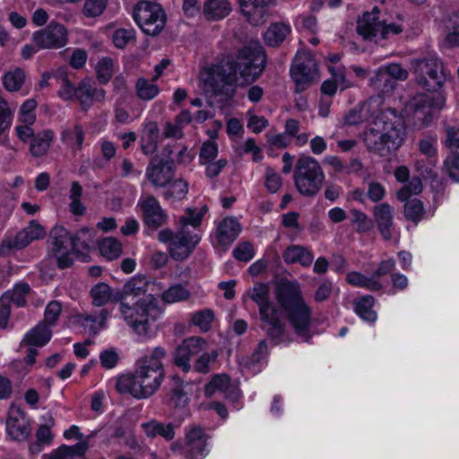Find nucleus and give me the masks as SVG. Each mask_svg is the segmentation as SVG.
I'll use <instances>...</instances> for the list:
<instances>
[{"label": "nucleus", "mask_w": 459, "mask_h": 459, "mask_svg": "<svg viewBox=\"0 0 459 459\" xmlns=\"http://www.w3.org/2000/svg\"><path fill=\"white\" fill-rule=\"evenodd\" d=\"M167 354L163 347H155L152 353L136 361L133 374L121 376L116 384L121 394H130L134 398L145 399L153 395L165 377V368L161 359Z\"/></svg>", "instance_id": "f257e3e1"}, {"label": "nucleus", "mask_w": 459, "mask_h": 459, "mask_svg": "<svg viewBox=\"0 0 459 459\" xmlns=\"http://www.w3.org/2000/svg\"><path fill=\"white\" fill-rule=\"evenodd\" d=\"M406 134L403 117L387 108L376 117L372 127L364 136L367 150L380 157L389 158L402 146Z\"/></svg>", "instance_id": "f03ea898"}, {"label": "nucleus", "mask_w": 459, "mask_h": 459, "mask_svg": "<svg viewBox=\"0 0 459 459\" xmlns=\"http://www.w3.org/2000/svg\"><path fill=\"white\" fill-rule=\"evenodd\" d=\"M277 301L286 314L294 333L305 342L313 336L312 308L306 303L298 284L286 282L277 290Z\"/></svg>", "instance_id": "7ed1b4c3"}, {"label": "nucleus", "mask_w": 459, "mask_h": 459, "mask_svg": "<svg viewBox=\"0 0 459 459\" xmlns=\"http://www.w3.org/2000/svg\"><path fill=\"white\" fill-rule=\"evenodd\" d=\"M230 69L247 84L255 82L263 74L266 65V55L258 44H248L238 49L235 55L227 56Z\"/></svg>", "instance_id": "20e7f679"}, {"label": "nucleus", "mask_w": 459, "mask_h": 459, "mask_svg": "<svg viewBox=\"0 0 459 459\" xmlns=\"http://www.w3.org/2000/svg\"><path fill=\"white\" fill-rule=\"evenodd\" d=\"M119 311L126 324L139 335H147L151 330V321L159 314L155 299L152 295L136 300L119 301Z\"/></svg>", "instance_id": "39448f33"}, {"label": "nucleus", "mask_w": 459, "mask_h": 459, "mask_svg": "<svg viewBox=\"0 0 459 459\" xmlns=\"http://www.w3.org/2000/svg\"><path fill=\"white\" fill-rule=\"evenodd\" d=\"M293 178L295 186L300 195L313 197L323 186L325 173L316 159L310 156H302L297 160Z\"/></svg>", "instance_id": "423d86ee"}, {"label": "nucleus", "mask_w": 459, "mask_h": 459, "mask_svg": "<svg viewBox=\"0 0 459 459\" xmlns=\"http://www.w3.org/2000/svg\"><path fill=\"white\" fill-rule=\"evenodd\" d=\"M204 91L213 96L232 98L236 92L238 76L230 69V65L220 63L204 68L201 72Z\"/></svg>", "instance_id": "0eeeda50"}, {"label": "nucleus", "mask_w": 459, "mask_h": 459, "mask_svg": "<svg viewBox=\"0 0 459 459\" xmlns=\"http://www.w3.org/2000/svg\"><path fill=\"white\" fill-rule=\"evenodd\" d=\"M417 83L429 91H437L449 77L441 60L436 56L419 59L414 66Z\"/></svg>", "instance_id": "6e6552de"}, {"label": "nucleus", "mask_w": 459, "mask_h": 459, "mask_svg": "<svg viewBox=\"0 0 459 459\" xmlns=\"http://www.w3.org/2000/svg\"><path fill=\"white\" fill-rule=\"evenodd\" d=\"M134 19L144 33L152 36L159 34L166 23L161 5L150 1H141L135 5Z\"/></svg>", "instance_id": "1a4fd4ad"}, {"label": "nucleus", "mask_w": 459, "mask_h": 459, "mask_svg": "<svg viewBox=\"0 0 459 459\" xmlns=\"http://www.w3.org/2000/svg\"><path fill=\"white\" fill-rule=\"evenodd\" d=\"M317 64L309 52L297 53L290 66V76L295 82L296 92H302L307 89L317 77Z\"/></svg>", "instance_id": "9d476101"}, {"label": "nucleus", "mask_w": 459, "mask_h": 459, "mask_svg": "<svg viewBox=\"0 0 459 459\" xmlns=\"http://www.w3.org/2000/svg\"><path fill=\"white\" fill-rule=\"evenodd\" d=\"M46 236L44 228L36 221H31L26 228L14 237L4 238L0 244V256H8L13 250H21L34 240Z\"/></svg>", "instance_id": "9b49d317"}, {"label": "nucleus", "mask_w": 459, "mask_h": 459, "mask_svg": "<svg viewBox=\"0 0 459 459\" xmlns=\"http://www.w3.org/2000/svg\"><path fill=\"white\" fill-rule=\"evenodd\" d=\"M205 345L206 342L202 337L193 336L185 339L173 353L174 364L184 372H189L191 358L202 353L205 350Z\"/></svg>", "instance_id": "f8f14e48"}, {"label": "nucleus", "mask_w": 459, "mask_h": 459, "mask_svg": "<svg viewBox=\"0 0 459 459\" xmlns=\"http://www.w3.org/2000/svg\"><path fill=\"white\" fill-rule=\"evenodd\" d=\"M445 103L446 98L442 94H419L411 100L410 108L418 118L422 119L423 124L428 126L432 120L433 111L443 108Z\"/></svg>", "instance_id": "ddd939ff"}, {"label": "nucleus", "mask_w": 459, "mask_h": 459, "mask_svg": "<svg viewBox=\"0 0 459 459\" xmlns=\"http://www.w3.org/2000/svg\"><path fill=\"white\" fill-rule=\"evenodd\" d=\"M33 40L39 48H60L67 42V30L59 23L50 22L33 34Z\"/></svg>", "instance_id": "4468645a"}, {"label": "nucleus", "mask_w": 459, "mask_h": 459, "mask_svg": "<svg viewBox=\"0 0 459 459\" xmlns=\"http://www.w3.org/2000/svg\"><path fill=\"white\" fill-rule=\"evenodd\" d=\"M174 160H160L154 157L146 169V178L156 187H165L173 179L175 175Z\"/></svg>", "instance_id": "2eb2a0df"}, {"label": "nucleus", "mask_w": 459, "mask_h": 459, "mask_svg": "<svg viewBox=\"0 0 459 459\" xmlns=\"http://www.w3.org/2000/svg\"><path fill=\"white\" fill-rule=\"evenodd\" d=\"M207 439L208 436L201 427H191L185 435L184 456L203 459L206 455Z\"/></svg>", "instance_id": "dca6fc26"}, {"label": "nucleus", "mask_w": 459, "mask_h": 459, "mask_svg": "<svg viewBox=\"0 0 459 459\" xmlns=\"http://www.w3.org/2000/svg\"><path fill=\"white\" fill-rule=\"evenodd\" d=\"M199 241L200 238L198 235L180 229L176 233L173 241L169 244V254L173 259L184 261L190 255Z\"/></svg>", "instance_id": "f3484780"}, {"label": "nucleus", "mask_w": 459, "mask_h": 459, "mask_svg": "<svg viewBox=\"0 0 459 459\" xmlns=\"http://www.w3.org/2000/svg\"><path fill=\"white\" fill-rule=\"evenodd\" d=\"M143 222L149 229L157 230L167 222V214L153 195H148L139 204Z\"/></svg>", "instance_id": "a211bd4d"}, {"label": "nucleus", "mask_w": 459, "mask_h": 459, "mask_svg": "<svg viewBox=\"0 0 459 459\" xmlns=\"http://www.w3.org/2000/svg\"><path fill=\"white\" fill-rule=\"evenodd\" d=\"M6 428L12 438L18 441L25 440L30 433V429L24 412L17 407L10 409L6 420Z\"/></svg>", "instance_id": "6ab92c4d"}, {"label": "nucleus", "mask_w": 459, "mask_h": 459, "mask_svg": "<svg viewBox=\"0 0 459 459\" xmlns=\"http://www.w3.org/2000/svg\"><path fill=\"white\" fill-rule=\"evenodd\" d=\"M149 281L144 275H137L130 279L122 290L116 289L115 299L121 300H134L145 296Z\"/></svg>", "instance_id": "aec40b11"}, {"label": "nucleus", "mask_w": 459, "mask_h": 459, "mask_svg": "<svg viewBox=\"0 0 459 459\" xmlns=\"http://www.w3.org/2000/svg\"><path fill=\"white\" fill-rule=\"evenodd\" d=\"M380 235L385 240H390L393 237V209L387 203L376 205L372 211Z\"/></svg>", "instance_id": "412c9836"}, {"label": "nucleus", "mask_w": 459, "mask_h": 459, "mask_svg": "<svg viewBox=\"0 0 459 459\" xmlns=\"http://www.w3.org/2000/svg\"><path fill=\"white\" fill-rule=\"evenodd\" d=\"M105 96V90L95 88L89 80H84L77 86L75 99L79 100L82 108L87 110L93 102L104 101Z\"/></svg>", "instance_id": "4be33fe9"}, {"label": "nucleus", "mask_w": 459, "mask_h": 459, "mask_svg": "<svg viewBox=\"0 0 459 459\" xmlns=\"http://www.w3.org/2000/svg\"><path fill=\"white\" fill-rule=\"evenodd\" d=\"M261 317L264 323L268 325L265 329L267 337L274 345L285 342L286 325L279 317V311L275 309Z\"/></svg>", "instance_id": "5701e85b"}, {"label": "nucleus", "mask_w": 459, "mask_h": 459, "mask_svg": "<svg viewBox=\"0 0 459 459\" xmlns=\"http://www.w3.org/2000/svg\"><path fill=\"white\" fill-rule=\"evenodd\" d=\"M378 9L375 7L373 12L365 13L363 16L359 19L357 24V31L365 39H371L377 37L383 31V22L379 21Z\"/></svg>", "instance_id": "b1692460"}, {"label": "nucleus", "mask_w": 459, "mask_h": 459, "mask_svg": "<svg viewBox=\"0 0 459 459\" xmlns=\"http://www.w3.org/2000/svg\"><path fill=\"white\" fill-rule=\"evenodd\" d=\"M240 231L241 226L236 219H224L218 225L216 235L218 244L222 247L223 249L228 248L237 238Z\"/></svg>", "instance_id": "393cba45"}, {"label": "nucleus", "mask_w": 459, "mask_h": 459, "mask_svg": "<svg viewBox=\"0 0 459 459\" xmlns=\"http://www.w3.org/2000/svg\"><path fill=\"white\" fill-rule=\"evenodd\" d=\"M240 10L249 23L257 26L264 22L267 7L259 0H238Z\"/></svg>", "instance_id": "a878e982"}, {"label": "nucleus", "mask_w": 459, "mask_h": 459, "mask_svg": "<svg viewBox=\"0 0 459 459\" xmlns=\"http://www.w3.org/2000/svg\"><path fill=\"white\" fill-rule=\"evenodd\" d=\"M231 12L229 0H204L202 13L207 21H220Z\"/></svg>", "instance_id": "bb28decb"}, {"label": "nucleus", "mask_w": 459, "mask_h": 459, "mask_svg": "<svg viewBox=\"0 0 459 459\" xmlns=\"http://www.w3.org/2000/svg\"><path fill=\"white\" fill-rule=\"evenodd\" d=\"M247 295L258 306L260 316L277 309L269 300V290L264 283L255 284L248 290Z\"/></svg>", "instance_id": "cd10ccee"}, {"label": "nucleus", "mask_w": 459, "mask_h": 459, "mask_svg": "<svg viewBox=\"0 0 459 459\" xmlns=\"http://www.w3.org/2000/svg\"><path fill=\"white\" fill-rule=\"evenodd\" d=\"M282 257L286 264H299L304 267H309L314 260L312 252L299 245H291L288 247Z\"/></svg>", "instance_id": "c85d7f7f"}, {"label": "nucleus", "mask_w": 459, "mask_h": 459, "mask_svg": "<svg viewBox=\"0 0 459 459\" xmlns=\"http://www.w3.org/2000/svg\"><path fill=\"white\" fill-rule=\"evenodd\" d=\"M72 249V235L63 226H56L50 232V251L54 255Z\"/></svg>", "instance_id": "c756f323"}, {"label": "nucleus", "mask_w": 459, "mask_h": 459, "mask_svg": "<svg viewBox=\"0 0 459 459\" xmlns=\"http://www.w3.org/2000/svg\"><path fill=\"white\" fill-rule=\"evenodd\" d=\"M52 331L45 323H39L22 339L21 345L43 347L50 340Z\"/></svg>", "instance_id": "7c9ffc66"}, {"label": "nucleus", "mask_w": 459, "mask_h": 459, "mask_svg": "<svg viewBox=\"0 0 459 459\" xmlns=\"http://www.w3.org/2000/svg\"><path fill=\"white\" fill-rule=\"evenodd\" d=\"M147 437L154 438L158 436L167 441H171L175 437V425L171 422L164 424L158 420H151L142 425Z\"/></svg>", "instance_id": "2f4dec72"}, {"label": "nucleus", "mask_w": 459, "mask_h": 459, "mask_svg": "<svg viewBox=\"0 0 459 459\" xmlns=\"http://www.w3.org/2000/svg\"><path fill=\"white\" fill-rule=\"evenodd\" d=\"M290 31V27L283 22L272 23L264 33V42L269 47L276 48L285 40Z\"/></svg>", "instance_id": "473e14b6"}, {"label": "nucleus", "mask_w": 459, "mask_h": 459, "mask_svg": "<svg viewBox=\"0 0 459 459\" xmlns=\"http://www.w3.org/2000/svg\"><path fill=\"white\" fill-rule=\"evenodd\" d=\"M54 138L52 130H43L32 138L30 145V152L33 157L39 158L44 156L51 144Z\"/></svg>", "instance_id": "72a5a7b5"}, {"label": "nucleus", "mask_w": 459, "mask_h": 459, "mask_svg": "<svg viewBox=\"0 0 459 459\" xmlns=\"http://www.w3.org/2000/svg\"><path fill=\"white\" fill-rule=\"evenodd\" d=\"M85 133L80 124L73 127H65L61 132V140L74 151H81L84 141Z\"/></svg>", "instance_id": "f704fd0d"}, {"label": "nucleus", "mask_w": 459, "mask_h": 459, "mask_svg": "<svg viewBox=\"0 0 459 459\" xmlns=\"http://www.w3.org/2000/svg\"><path fill=\"white\" fill-rule=\"evenodd\" d=\"M30 286L25 282H19L14 285L13 289L5 291L0 299L10 305L13 302L17 307H24L27 303L26 296L30 292Z\"/></svg>", "instance_id": "c9c22d12"}, {"label": "nucleus", "mask_w": 459, "mask_h": 459, "mask_svg": "<svg viewBox=\"0 0 459 459\" xmlns=\"http://www.w3.org/2000/svg\"><path fill=\"white\" fill-rule=\"evenodd\" d=\"M346 281L351 285L366 288L372 291H377L383 288L382 283L378 280L373 278L372 275L370 277H367L359 272L348 273L346 275Z\"/></svg>", "instance_id": "e433bc0d"}, {"label": "nucleus", "mask_w": 459, "mask_h": 459, "mask_svg": "<svg viewBox=\"0 0 459 459\" xmlns=\"http://www.w3.org/2000/svg\"><path fill=\"white\" fill-rule=\"evenodd\" d=\"M371 117V105L363 103L351 109L343 117L346 126H358L369 119Z\"/></svg>", "instance_id": "4c0bfd02"}, {"label": "nucleus", "mask_w": 459, "mask_h": 459, "mask_svg": "<svg viewBox=\"0 0 459 459\" xmlns=\"http://www.w3.org/2000/svg\"><path fill=\"white\" fill-rule=\"evenodd\" d=\"M115 294L116 290H111L110 287L104 282L96 284L91 290L93 304L98 307H101L108 301L117 302L115 299Z\"/></svg>", "instance_id": "58836bf2"}, {"label": "nucleus", "mask_w": 459, "mask_h": 459, "mask_svg": "<svg viewBox=\"0 0 459 459\" xmlns=\"http://www.w3.org/2000/svg\"><path fill=\"white\" fill-rule=\"evenodd\" d=\"M93 230L82 228L75 235H72V250L77 254H84L89 251L92 240Z\"/></svg>", "instance_id": "ea45409f"}, {"label": "nucleus", "mask_w": 459, "mask_h": 459, "mask_svg": "<svg viewBox=\"0 0 459 459\" xmlns=\"http://www.w3.org/2000/svg\"><path fill=\"white\" fill-rule=\"evenodd\" d=\"M108 312L102 309L98 315L83 313L79 316L80 321L85 329L92 334H96L105 324Z\"/></svg>", "instance_id": "a19ab883"}, {"label": "nucleus", "mask_w": 459, "mask_h": 459, "mask_svg": "<svg viewBox=\"0 0 459 459\" xmlns=\"http://www.w3.org/2000/svg\"><path fill=\"white\" fill-rule=\"evenodd\" d=\"M374 298L370 295L364 296L355 300V311L364 320L374 322L377 319V314L372 309Z\"/></svg>", "instance_id": "79ce46f5"}, {"label": "nucleus", "mask_w": 459, "mask_h": 459, "mask_svg": "<svg viewBox=\"0 0 459 459\" xmlns=\"http://www.w3.org/2000/svg\"><path fill=\"white\" fill-rule=\"evenodd\" d=\"M403 214L407 221L418 224L425 214L423 203L416 198L407 201L403 205Z\"/></svg>", "instance_id": "37998d69"}, {"label": "nucleus", "mask_w": 459, "mask_h": 459, "mask_svg": "<svg viewBox=\"0 0 459 459\" xmlns=\"http://www.w3.org/2000/svg\"><path fill=\"white\" fill-rule=\"evenodd\" d=\"M25 77L24 70L17 67L4 74L3 77L4 86L9 91H18L23 85Z\"/></svg>", "instance_id": "c03bdc74"}, {"label": "nucleus", "mask_w": 459, "mask_h": 459, "mask_svg": "<svg viewBox=\"0 0 459 459\" xmlns=\"http://www.w3.org/2000/svg\"><path fill=\"white\" fill-rule=\"evenodd\" d=\"M230 378L226 374L215 375L204 387V394L212 396L216 392H227L230 388Z\"/></svg>", "instance_id": "a18cd8bd"}, {"label": "nucleus", "mask_w": 459, "mask_h": 459, "mask_svg": "<svg viewBox=\"0 0 459 459\" xmlns=\"http://www.w3.org/2000/svg\"><path fill=\"white\" fill-rule=\"evenodd\" d=\"M163 193L165 199H183L188 192V184L182 178L171 181Z\"/></svg>", "instance_id": "49530a36"}, {"label": "nucleus", "mask_w": 459, "mask_h": 459, "mask_svg": "<svg viewBox=\"0 0 459 459\" xmlns=\"http://www.w3.org/2000/svg\"><path fill=\"white\" fill-rule=\"evenodd\" d=\"M135 89L137 96L143 100H152L159 93L158 86L144 78H140L136 82Z\"/></svg>", "instance_id": "de8ad7c7"}, {"label": "nucleus", "mask_w": 459, "mask_h": 459, "mask_svg": "<svg viewBox=\"0 0 459 459\" xmlns=\"http://www.w3.org/2000/svg\"><path fill=\"white\" fill-rule=\"evenodd\" d=\"M190 292L180 284L169 287L161 294V299L166 303H174L186 300L189 298Z\"/></svg>", "instance_id": "09e8293b"}, {"label": "nucleus", "mask_w": 459, "mask_h": 459, "mask_svg": "<svg viewBox=\"0 0 459 459\" xmlns=\"http://www.w3.org/2000/svg\"><path fill=\"white\" fill-rule=\"evenodd\" d=\"M218 352L217 351H212L211 352H203L195 361L194 369L195 371L202 374H207L211 370V364L217 360Z\"/></svg>", "instance_id": "8fccbe9b"}, {"label": "nucleus", "mask_w": 459, "mask_h": 459, "mask_svg": "<svg viewBox=\"0 0 459 459\" xmlns=\"http://www.w3.org/2000/svg\"><path fill=\"white\" fill-rule=\"evenodd\" d=\"M100 249L103 256L108 259L117 257L121 253V244L113 238H104L100 243Z\"/></svg>", "instance_id": "3c124183"}, {"label": "nucleus", "mask_w": 459, "mask_h": 459, "mask_svg": "<svg viewBox=\"0 0 459 459\" xmlns=\"http://www.w3.org/2000/svg\"><path fill=\"white\" fill-rule=\"evenodd\" d=\"M97 78L100 83H107L113 75V61L109 57L102 58L96 66Z\"/></svg>", "instance_id": "603ef678"}, {"label": "nucleus", "mask_w": 459, "mask_h": 459, "mask_svg": "<svg viewBox=\"0 0 459 459\" xmlns=\"http://www.w3.org/2000/svg\"><path fill=\"white\" fill-rule=\"evenodd\" d=\"M437 164L436 159H417L415 160V169L423 178H437V175L434 171V168Z\"/></svg>", "instance_id": "864d4df0"}, {"label": "nucleus", "mask_w": 459, "mask_h": 459, "mask_svg": "<svg viewBox=\"0 0 459 459\" xmlns=\"http://www.w3.org/2000/svg\"><path fill=\"white\" fill-rule=\"evenodd\" d=\"M62 312V305L59 301H50L44 313V320L41 323H45L46 325L51 327L55 325L58 320V317Z\"/></svg>", "instance_id": "5fc2aeb1"}, {"label": "nucleus", "mask_w": 459, "mask_h": 459, "mask_svg": "<svg viewBox=\"0 0 459 459\" xmlns=\"http://www.w3.org/2000/svg\"><path fill=\"white\" fill-rule=\"evenodd\" d=\"M352 216L351 222L356 225V230L359 232H368L373 228V222L369 217L356 209L351 211Z\"/></svg>", "instance_id": "6e6d98bb"}, {"label": "nucleus", "mask_w": 459, "mask_h": 459, "mask_svg": "<svg viewBox=\"0 0 459 459\" xmlns=\"http://www.w3.org/2000/svg\"><path fill=\"white\" fill-rule=\"evenodd\" d=\"M37 101L34 99L27 100L20 108L19 120L22 124H34L36 120L35 108Z\"/></svg>", "instance_id": "4d7b16f0"}, {"label": "nucleus", "mask_w": 459, "mask_h": 459, "mask_svg": "<svg viewBox=\"0 0 459 459\" xmlns=\"http://www.w3.org/2000/svg\"><path fill=\"white\" fill-rule=\"evenodd\" d=\"M213 318V312L211 309H205L195 313L192 321L194 325L199 326L203 332H207L211 328Z\"/></svg>", "instance_id": "13d9d810"}, {"label": "nucleus", "mask_w": 459, "mask_h": 459, "mask_svg": "<svg viewBox=\"0 0 459 459\" xmlns=\"http://www.w3.org/2000/svg\"><path fill=\"white\" fill-rule=\"evenodd\" d=\"M186 213V214L185 216H182L179 219L180 229L186 230V228L187 225L197 228L201 224L204 217L203 212H196L195 209L187 208Z\"/></svg>", "instance_id": "bf43d9fd"}, {"label": "nucleus", "mask_w": 459, "mask_h": 459, "mask_svg": "<svg viewBox=\"0 0 459 459\" xmlns=\"http://www.w3.org/2000/svg\"><path fill=\"white\" fill-rule=\"evenodd\" d=\"M108 0H86L83 6V13L87 17L100 15L107 6Z\"/></svg>", "instance_id": "052dcab7"}, {"label": "nucleus", "mask_w": 459, "mask_h": 459, "mask_svg": "<svg viewBox=\"0 0 459 459\" xmlns=\"http://www.w3.org/2000/svg\"><path fill=\"white\" fill-rule=\"evenodd\" d=\"M254 247L249 242H242L233 250L234 257L241 262H248L254 256Z\"/></svg>", "instance_id": "680f3d73"}, {"label": "nucleus", "mask_w": 459, "mask_h": 459, "mask_svg": "<svg viewBox=\"0 0 459 459\" xmlns=\"http://www.w3.org/2000/svg\"><path fill=\"white\" fill-rule=\"evenodd\" d=\"M218 154V146L213 142H205L203 143L200 151V162L202 164L209 163L213 160Z\"/></svg>", "instance_id": "e2e57ef3"}, {"label": "nucleus", "mask_w": 459, "mask_h": 459, "mask_svg": "<svg viewBox=\"0 0 459 459\" xmlns=\"http://www.w3.org/2000/svg\"><path fill=\"white\" fill-rule=\"evenodd\" d=\"M445 169L451 178L459 181V152L448 156L444 162Z\"/></svg>", "instance_id": "0e129e2a"}, {"label": "nucleus", "mask_w": 459, "mask_h": 459, "mask_svg": "<svg viewBox=\"0 0 459 459\" xmlns=\"http://www.w3.org/2000/svg\"><path fill=\"white\" fill-rule=\"evenodd\" d=\"M55 425V420L51 415H49L48 421L45 425H41L36 432V439L45 445H49L52 442L53 436L50 431V428Z\"/></svg>", "instance_id": "69168bd1"}, {"label": "nucleus", "mask_w": 459, "mask_h": 459, "mask_svg": "<svg viewBox=\"0 0 459 459\" xmlns=\"http://www.w3.org/2000/svg\"><path fill=\"white\" fill-rule=\"evenodd\" d=\"M281 178L272 168H267L265 175V186L271 193H276L281 186Z\"/></svg>", "instance_id": "338daca9"}, {"label": "nucleus", "mask_w": 459, "mask_h": 459, "mask_svg": "<svg viewBox=\"0 0 459 459\" xmlns=\"http://www.w3.org/2000/svg\"><path fill=\"white\" fill-rule=\"evenodd\" d=\"M133 39L134 31L125 29L117 30L113 35V42L119 48H124Z\"/></svg>", "instance_id": "774afa93"}]
</instances>
